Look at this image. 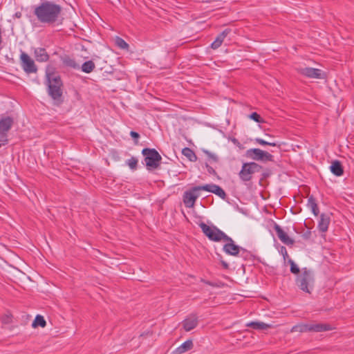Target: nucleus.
Returning a JSON list of instances; mask_svg holds the SVG:
<instances>
[{
  "label": "nucleus",
  "mask_w": 354,
  "mask_h": 354,
  "mask_svg": "<svg viewBox=\"0 0 354 354\" xmlns=\"http://www.w3.org/2000/svg\"><path fill=\"white\" fill-rule=\"evenodd\" d=\"M62 11V8L59 4L44 1L34 7L33 13L40 23L52 25L61 21Z\"/></svg>",
  "instance_id": "obj_1"
},
{
  "label": "nucleus",
  "mask_w": 354,
  "mask_h": 354,
  "mask_svg": "<svg viewBox=\"0 0 354 354\" xmlns=\"http://www.w3.org/2000/svg\"><path fill=\"white\" fill-rule=\"evenodd\" d=\"M48 85V94L55 100H59L62 95V82L59 75L55 73H46Z\"/></svg>",
  "instance_id": "obj_2"
},
{
  "label": "nucleus",
  "mask_w": 354,
  "mask_h": 354,
  "mask_svg": "<svg viewBox=\"0 0 354 354\" xmlns=\"http://www.w3.org/2000/svg\"><path fill=\"white\" fill-rule=\"evenodd\" d=\"M314 275L310 270L304 268L301 273L297 277L296 283L304 292L310 293L314 286Z\"/></svg>",
  "instance_id": "obj_3"
},
{
  "label": "nucleus",
  "mask_w": 354,
  "mask_h": 354,
  "mask_svg": "<svg viewBox=\"0 0 354 354\" xmlns=\"http://www.w3.org/2000/svg\"><path fill=\"white\" fill-rule=\"evenodd\" d=\"M145 157V163L148 170H154L160 167L162 157L155 149L145 148L142 151Z\"/></svg>",
  "instance_id": "obj_4"
},
{
  "label": "nucleus",
  "mask_w": 354,
  "mask_h": 354,
  "mask_svg": "<svg viewBox=\"0 0 354 354\" xmlns=\"http://www.w3.org/2000/svg\"><path fill=\"white\" fill-rule=\"evenodd\" d=\"M199 226L204 234L211 241L218 242L231 240L230 236L215 226H209L204 223H201Z\"/></svg>",
  "instance_id": "obj_5"
},
{
  "label": "nucleus",
  "mask_w": 354,
  "mask_h": 354,
  "mask_svg": "<svg viewBox=\"0 0 354 354\" xmlns=\"http://www.w3.org/2000/svg\"><path fill=\"white\" fill-rule=\"evenodd\" d=\"M330 327L329 325L323 324H301L294 326L291 328V332H299V333H306V332H322L329 330Z\"/></svg>",
  "instance_id": "obj_6"
},
{
  "label": "nucleus",
  "mask_w": 354,
  "mask_h": 354,
  "mask_svg": "<svg viewBox=\"0 0 354 354\" xmlns=\"http://www.w3.org/2000/svg\"><path fill=\"white\" fill-rule=\"evenodd\" d=\"M203 191L201 186H196L186 191L183 194V203L185 207L192 208L194 206L196 199L199 197V192Z\"/></svg>",
  "instance_id": "obj_7"
},
{
  "label": "nucleus",
  "mask_w": 354,
  "mask_h": 354,
  "mask_svg": "<svg viewBox=\"0 0 354 354\" xmlns=\"http://www.w3.org/2000/svg\"><path fill=\"white\" fill-rule=\"evenodd\" d=\"M13 124L11 117H3L0 120V142L6 145L8 142L7 134Z\"/></svg>",
  "instance_id": "obj_8"
},
{
  "label": "nucleus",
  "mask_w": 354,
  "mask_h": 354,
  "mask_svg": "<svg viewBox=\"0 0 354 354\" xmlns=\"http://www.w3.org/2000/svg\"><path fill=\"white\" fill-rule=\"evenodd\" d=\"M259 166L255 162L244 163L239 172V177L243 181H248L252 175L259 169Z\"/></svg>",
  "instance_id": "obj_9"
},
{
  "label": "nucleus",
  "mask_w": 354,
  "mask_h": 354,
  "mask_svg": "<svg viewBox=\"0 0 354 354\" xmlns=\"http://www.w3.org/2000/svg\"><path fill=\"white\" fill-rule=\"evenodd\" d=\"M21 66L27 73H35L37 71L33 59L25 52L21 51L20 55Z\"/></svg>",
  "instance_id": "obj_10"
},
{
  "label": "nucleus",
  "mask_w": 354,
  "mask_h": 354,
  "mask_svg": "<svg viewBox=\"0 0 354 354\" xmlns=\"http://www.w3.org/2000/svg\"><path fill=\"white\" fill-rule=\"evenodd\" d=\"M247 156L254 160L272 161L273 159V156L270 153L257 148L248 149Z\"/></svg>",
  "instance_id": "obj_11"
},
{
  "label": "nucleus",
  "mask_w": 354,
  "mask_h": 354,
  "mask_svg": "<svg viewBox=\"0 0 354 354\" xmlns=\"http://www.w3.org/2000/svg\"><path fill=\"white\" fill-rule=\"evenodd\" d=\"M225 241L226 243L223 245V250L226 254L234 257L241 254V256L244 257V254L247 253L245 249L236 245L232 238L230 241Z\"/></svg>",
  "instance_id": "obj_12"
},
{
  "label": "nucleus",
  "mask_w": 354,
  "mask_h": 354,
  "mask_svg": "<svg viewBox=\"0 0 354 354\" xmlns=\"http://www.w3.org/2000/svg\"><path fill=\"white\" fill-rule=\"evenodd\" d=\"M298 72L307 77L314 79H323L324 73L318 68L305 67L297 68Z\"/></svg>",
  "instance_id": "obj_13"
},
{
  "label": "nucleus",
  "mask_w": 354,
  "mask_h": 354,
  "mask_svg": "<svg viewBox=\"0 0 354 354\" xmlns=\"http://www.w3.org/2000/svg\"><path fill=\"white\" fill-rule=\"evenodd\" d=\"M201 189L203 191L209 192L216 195L218 196L222 199H225L226 198V194L225 191L218 185L215 184H207L204 185H201Z\"/></svg>",
  "instance_id": "obj_14"
},
{
  "label": "nucleus",
  "mask_w": 354,
  "mask_h": 354,
  "mask_svg": "<svg viewBox=\"0 0 354 354\" xmlns=\"http://www.w3.org/2000/svg\"><path fill=\"white\" fill-rule=\"evenodd\" d=\"M274 230L277 233L278 238L280 241L287 245H293L294 240L289 237V236L282 230V228L278 225H274Z\"/></svg>",
  "instance_id": "obj_15"
},
{
  "label": "nucleus",
  "mask_w": 354,
  "mask_h": 354,
  "mask_svg": "<svg viewBox=\"0 0 354 354\" xmlns=\"http://www.w3.org/2000/svg\"><path fill=\"white\" fill-rule=\"evenodd\" d=\"M198 325V319L195 315H192L183 322V326L185 330L190 331Z\"/></svg>",
  "instance_id": "obj_16"
},
{
  "label": "nucleus",
  "mask_w": 354,
  "mask_h": 354,
  "mask_svg": "<svg viewBox=\"0 0 354 354\" xmlns=\"http://www.w3.org/2000/svg\"><path fill=\"white\" fill-rule=\"evenodd\" d=\"M330 222V216L326 214H322L317 226L319 230L322 232H326L328 229Z\"/></svg>",
  "instance_id": "obj_17"
},
{
  "label": "nucleus",
  "mask_w": 354,
  "mask_h": 354,
  "mask_svg": "<svg viewBox=\"0 0 354 354\" xmlns=\"http://www.w3.org/2000/svg\"><path fill=\"white\" fill-rule=\"evenodd\" d=\"M193 348V342L188 339L176 348L171 354H181L191 350Z\"/></svg>",
  "instance_id": "obj_18"
},
{
  "label": "nucleus",
  "mask_w": 354,
  "mask_h": 354,
  "mask_svg": "<svg viewBox=\"0 0 354 354\" xmlns=\"http://www.w3.org/2000/svg\"><path fill=\"white\" fill-rule=\"evenodd\" d=\"M230 30L227 29L224 30L222 32H221L216 38V39L212 43L211 47L213 49H217L219 48L223 44L224 39L229 34Z\"/></svg>",
  "instance_id": "obj_19"
},
{
  "label": "nucleus",
  "mask_w": 354,
  "mask_h": 354,
  "mask_svg": "<svg viewBox=\"0 0 354 354\" xmlns=\"http://www.w3.org/2000/svg\"><path fill=\"white\" fill-rule=\"evenodd\" d=\"M35 57L36 60L39 62H46L49 56L44 48H38L35 50Z\"/></svg>",
  "instance_id": "obj_20"
},
{
  "label": "nucleus",
  "mask_w": 354,
  "mask_h": 354,
  "mask_svg": "<svg viewBox=\"0 0 354 354\" xmlns=\"http://www.w3.org/2000/svg\"><path fill=\"white\" fill-rule=\"evenodd\" d=\"M330 169V171L337 176H341L344 174L342 165L338 160L333 161L331 163Z\"/></svg>",
  "instance_id": "obj_21"
},
{
  "label": "nucleus",
  "mask_w": 354,
  "mask_h": 354,
  "mask_svg": "<svg viewBox=\"0 0 354 354\" xmlns=\"http://www.w3.org/2000/svg\"><path fill=\"white\" fill-rule=\"evenodd\" d=\"M307 206L312 211L315 216L318 215L319 212V208L316 201L313 196L308 197Z\"/></svg>",
  "instance_id": "obj_22"
},
{
  "label": "nucleus",
  "mask_w": 354,
  "mask_h": 354,
  "mask_svg": "<svg viewBox=\"0 0 354 354\" xmlns=\"http://www.w3.org/2000/svg\"><path fill=\"white\" fill-rule=\"evenodd\" d=\"M247 326L252 327L257 330H266L270 328V326L261 322H251L247 324Z\"/></svg>",
  "instance_id": "obj_23"
},
{
  "label": "nucleus",
  "mask_w": 354,
  "mask_h": 354,
  "mask_svg": "<svg viewBox=\"0 0 354 354\" xmlns=\"http://www.w3.org/2000/svg\"><path fill=\"white\" fill-rule=\"evenodd\" d=\"M182 153L192 162H195L197 160V156L194 151L188 147L184 148L182 151Z\"/></svg>",
  "instance_id": "obj_24"
},
{
  "label": "nucleus",
  "mask_w": 354,
  "mask_h": 354,
  "mask_svg": "<svg viewBox=\"0 0 354 354\" xmlns=\"http://www.w3.org/2000/svg\"><path fill=\"white\" fill-rule=\"evenodd\" d=\"M95 67V65L94 64V62L91 60H89V61H87V62H85L82 65V71L86 73H91L94 68Z\"/></svg>",
  "instance_id": "obj_25"
},
{
  "label": "nucleus",
  "mask_w": 354,
  "mask_h": 354,
  "mask_svg": "<svg viewBox=\"0 0 354 354\" xmlns=\"http://www.w3.org/2000/svg\"><path fill=\"white\" fill-rule=\"evenodd\" d=\"M46 322L44 317L41 315H39L36 316V317L32 324V327H34V328H36L39 326L44 328L46 326Z\"/></svg>",
  "instance_id": "obj_26"
},
{
  "label": "nucleus",
  "mask_w": 354,
  "mask_h": 354,
  "mask_svg": "<svg viewBox=\"0 0 354 354\" xmlns=\"http://www.w3.org/2000/svg\"><path fill=\"white\" fill-rule=\"evenodd\" d=\"M62 62L64 64V65L69 66L73 68H79L78 64L75 62V61L71 58L68 56H65L62 58Z\"/></svg>",
  "instance_id": "obj_27"
},
{
  "label": "nucleus",
  "mask_w": 354,
  "mask_h": 354,
  "mask_svg": "<svg viewBox=\"0 0 354 354\" xmlns=\"http://www.w3.org/2000/svg\"><path fill=\"white\" fill-rule=\"evenodd\" d=\"M116 45L121 49H128L129 44L122 38L117 37L115 38Z\"/></svg>",
  "instance_id": "obj_28"
},
{
  "label": "nucleus",
  "mask_w": 354,
  "mask_h": 354,
  "mask_svg": "<svg viewBox=\"0 0 354 354\" xmlns=\"http://www.w3.org/2000/svg\"><path fill=\"white\" fill-rule=\"evenodd\" d=\"M255 142L256 143H258L261 145H263V146H265V145H269V146H272V147H276V146H278L279 147V145H277V142H269L268 141H266L261 138H255L254 140Z\"/></svg>",
  "instance_id": "obj_29"
},
{
  "label": "nucleus",
  "mask_w": 354,
  "mask_h": 354,
  "mask_svg": "<svg viewBox=\"0 0 354 354\" xmlns=\"http://www.w3.org/2000/svg\"><path fill=\"white\" fill-rule=\"evenodd\" d=\"M127 163L130 169L135 170L137 169L138 159L135 157H131L127 161Z\"/></svg>",
  "instance_id": "obj_30"
},
{
  "label": "nucleus",
  "mask_w": 354,
  "mask_h": 354,
  "mask_svg": "<svg viewBox=\"0 0 354 354\" xmlns=\"http://www.w3.org/2000/svg\"><path fill=\"white\" fill-rule=\"evenodd\" d=\"M249 118L251 120H253L255 122H259V123H263L264 122V120L256 112L252 113L249 115Z\"/></svg>",
  "instance_id": "obj_31"
},
{
  "label": "nucleus",
  "mask_w": 354,
  "mask_h": 354,
  "mask_svg": "<svg viewBox=\"0 0 354 354\" xmlns=\"http://www.w3.org/2000/svg\"><path fill=\"white\" fill-rule=\"evenodd\" d=\"M288 262L290 264V272L293 274H298L299 272V267L295 263V262L292 259H290Z\"/></svg>",
  "instance_id": "obj_32"
},
{
  "label": "nucleus",
  "mask_w": 354,
  "mask_h": 354,
  "mask_svg": "<svg viewBox=\"0 0 354 354\" xmlns=\"http://www.w3.org/2000/svg\"><path fill=\"white\" fill-rule=\"evenodd\" d=\"M130 135L133 138H135V139H138L140 137L139 134L137 132L133 131H131L130 132Z\"/></svg>",
  "instance_id": "obj_33"
},
{
  "label": "nucleus",
  "mask_w": 354,
  "mask_h": 354,
  "mask_svg": "<svg viewBox=\"0 0 354 354\" xmlns=\"http://www.w3.org/2000/svg\"><path fill=\"white\" fill-rule=\"evenodd\" d=\"M207 153L212 160H214V161H217V156L216 155L212 154L209 152H207Z\"/></svg>",
  "instance_id": "obj_34"
},
{
  "label": "nucleus",
  "mask_w": 354,
  "mask_h": 354,
  "mask_svg": "<svg viewBox=\"0 0 354 354\" xmlns=\"http://www.w3.org/2000/svg\"><path fill=\"white\" fill-rule=\"evenodd\" d=\"M206 167L209 174H214L215 172L214 169L212 167L209 166L208 165H207Z\"/></svg>",
  "instance_id": "obj_35"
},
{
  "label": "nucleus",
  "mask_w": 354,
  "mask_h": 354,
  "mask_svg": "<svg viewBox=\"0 0 354 354\" xmlns=\"http://www.w3.org/2000/svg\"><path fill=\"white\" fill-rule=\"evenodd\" d=\"M221 264H222L223 267L225 269H228V268H229V265H228V263H227V262H225V261H221Z\"/></svg>",
  "instance_id": "obj_36"
},
{
  "label": "nucleus",
  "mask_w": 354,
  "mask_h": 354,
  "mask_svg": "<svg viewBox=\"0 0 354 354\" xmlns=\"http://www.w3.org/2000/svg\"><path fill=\"white\" fill-rule=\"evenodd\" d=\"M281 252L285 254V255H287V251L285 247L281 248Z\"/></svg>",
  "instance_id": "obj_37"
},
{
  "label": "nucleus",
  "mask_w": 354,
  "mask_h": 354,
  "mask_svg": "<svg viewBox=\"0 0 354 354\" xmlns=\"http://www.w3.org/2000/svg\"><path fill=\"white\" fill-rule=\"evenodd\" d=\"M281 252L285 254V255H287V251L285 247L281 248Z\"/></svg>",
  "instance_id": "obj_38"
},
{
  "label": "nucleus",
  "mask_w": 354,
  "mask_h": 354,
  "mask_svg": "<svg viewBox=\"0 0 354 354\" xmlns=\"http://www.w3.org/2000/svg\"><path fill=\"white\" fill-rule=\"evenodd\" d=\"M2 145H3V144H2V142H0V147H1Z\"/></svg>",
  "instance_id": "obj_39"
}]
</instances>
